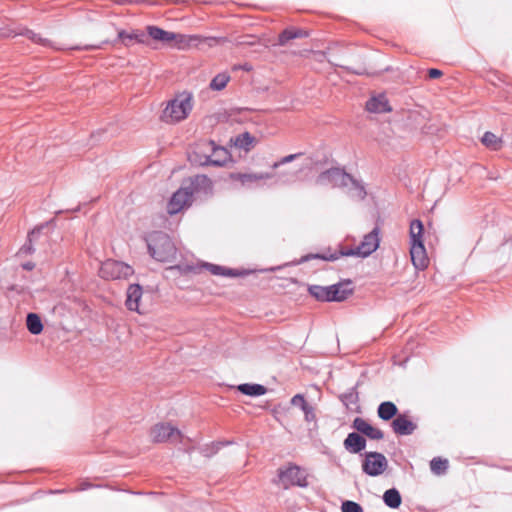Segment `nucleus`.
I'll list each match as a JSON object with an SVG mask.
<instances>
[{"mask_svg": "<svg viewBox=\"0 0 512 512\" xmlns=\"http://www.w3.org/2000/svg\"><path fill=\"white\" fill-rule=\"evenodd\" d=\"M352 427L372 440H381L384 438V433L381 429L372 426L363 418H355Z\"/></svg>", "mask_w": 512, "mask_h": 512, "instance_id": "14", "label": "nucleus"}, {"mask_svg": "<svg viewBox=\"0 0 512 512\" xmlns=\"http://www.w3.org/2000/svg\"><path fill=\"white\" fill-rule=\"evenodd\" d=\"M26 326L33 335H39L43 331L41 318L36 313H28L26 317Z\"/></svg>", "mask_w": 512, "mask_h": 512, "instance_id": "25", "label": "nucleus"}, {"mask_svg": "<svg viewBox=\"0 0 512 512\" xmlns=\"http://www.w3.org/2000/svg\"><path fill=\"white\" fill-rule=\"evenodd\" d=\"M383 501L389 508L396 509L401 505L402 497L396 488H391L384 492Z\"/></svg>", "mask_w": 512, "mask_h": 512, "instance_id": "24", "label": "nucleus"}, {"mask_svg": "<svg viewBox=\"0 0 512 512\" xmlns=\"http://www.w3.org/2000/svg\"><path fill=\"white\" fill-rule=\"evenodd\" d=\"M301 410L303 411L305 415V420L307 422H312L316 420L314 408L310 404H307Z\"/></svg>", "mask_w": 512, "mask_h": 512, "instance_id": "40", "label": "nucleus"}, {"mask_svg": "<svg viewBox=\"0 0 512 512\" xmlns=\"http://www.w3.org/2000/svg\"><path fill=\"white\" fill-rule=\"evenodd\" d=\"M19 34L26 36L32 42L42 45L44 47L55 48V46L52 44V42L49 39L43 38L39 34L33 32L31 30L25 29L22 32H20Z\"/></svg>", "mask_w": 512, "mask_h": 512, "instance_id": "31", "label": "nucleus"}, {"mask_svg": "<svg viewBox=\"0 0 512 512\" xmlns=\"http://www.w3.org/2000/svg\"><path fill=\"white\" fill-rule=\"evenodd\" d=\"M481 141L486 147L492 150H499L502 147V140L492 132H486Z\"/></svg>", "mask_w": 512, "mask_h": 512, "instance_id": "32", "label": "nucleus"}, {"mask_svg": "<svg viewBox=\"0 0 512 512\" xmlns=\"http://www.w3.org/2000/svg\"><path fill=\"white\" fill-rule=\"evenodd\" d=\"M442 74V71L439 69L431 68L428 70V76L431 79L439 78L440 76H442Z\"/></svg>", "mask_w": 512, "mask_h": 512, "instance_id": "42", "label": "nucleus"}, {"mask_svg": "<svg viewBox=\"0 0 512 512\" xmlns=\"http://www.w3.org/2000/svg\"><path fill=\"white\" fill-rule=\"evenodd\" d=\"M299 156H301V153H296V154H290V155H287L285 157H282L279 161L275 162L273 165H272V168L273 169H277L278 167H280L281 165H284V164H287V163H290L292 162L293 160H295L296 158H298Z\"/></svg>", "mask_w": 512, "mask_h": 512, "instance_id": "39", "label": "nucleus"}, {"mask_svg": "<svg viewBox=\"0 0 512 512\" xmlns=\"http://www.w3.org/2000/svg\"><path fill=\"white\" fill-rule=\"evenodd\" d=\"M150 436L154 442L182 441V433L170 424L160 423L151 429Z\"/></svg>", "mask_w": 512, "mask_h": 512, "instance_id": "10", "label": "nucleus"}, {"mask_svg": "<svg viewBox=\"0 0 512 512\" xmlns=\"http://www.w3.org/2000/svg\"><path fill=\"white\" fill-rule=\"evenodd\" d=\"M394 433L398 435H411L417 429V425L404 414H399L391 423Z\"/></svg>", "mask_w": 512, "mask_h": 512, "instance_id": "15", "label": "nucleus"}, {"mask_svg": "<svg viewBox=\"0 0 512 512\" xmlns=\"http://www.w3.org/2000/svg\"><path fill=\"white\" fill-rule=\"evenodd\" d=\"M423 232H424V226L423 223L418 220L414 219L410 223V256L411 261L414 265V267L418 270H423L428 265V257L426 254V250L423 244Z\"/></svg>", "mask_w": 512, "mask_h": 512, "instance_id": "4", "label": "nucleus"}, {"mask_svg": "<svg viewBox=\"0 0 512 512\" xmlns=\"http://www.w3.org/2000/svg\"><path fill=\"white\" fill-rule=\"evenodd\" d=\"M273 177H276L275 183L282 185H289L294 183L298 178L297 171H281L277 174H273Z\"/></svg>", "mask_w": 512, "mask_h": 512, "instance_id": "29", "label": "nucleus"}, {"mask_svg": "<svg viewBox=\"0 0 512 512\" xmlns=\"http://www.w3.org/2000/svg\"><path fill=\"white\" fill-rule=\"evenodd\" d=\"M22 267H23V269H25L27 271H31L34 269L35 264L33 262H26V263L22 264Z\"/></svg>", "mask_w": 512, "mask_h": 512, "instance_id": "43", "label": "nucleus"}, {"mask_svg": "<svg viewBox=\"0 0 512 512\" xmlns=\"http://www.w3.org/2000/svg\"><path fill=\"white\" fill-rule=\"evenodd\" d=\"M341 511L342 512H363V508L360 504H358L354 501L346 500V501L342 502Z\"/></svg>", "mask_w": 512, "mask_h": 512, "instance_id": "37", "label": "nucleus"}, {"mask_svg": "<svg viewBox=\"0 0 512 512\" xmlns=\"http://www.w3.org/2000/svg\"><path fill=\"white\" fill-rule=\"evenodd\" d=\"M291 404L294 406H299L301 409L306 406L308 403L304 399V396L301 394H296L291 399Z\"/></svg>", "mask_w": 512, "mask_h": 512, "instance_id": "41", "label": "nucleus"}, {"mask_svg": "<svg viewBox=\"0 0 512 512\" xmlns=\"http://www.w3.org/2000/svg\"><path fill=\"white\" fill-rule=\"evenodd\" d=\"M175 38L172 42H174V46L178 49H186L192 45H195L198 37L197 36H189L180 33H175Z\"/></svg>", "mask_w": 512, "mask_h": 512, "instance_id": "28", "label": "nucleus"}, {"mask_svg": "<svg viewBox=\"0 0 512 512\" xmlns=\"http://www.w3.org/2000/svg\"><path fill=\"white\" fill-rule=\"evenodd\" d=\"M148 35L156 41H160L163 43H172L173 39L176 37L174 32L165 31L157 26H148L147 27Z\"/></svg>", "mask_w": 512, "mask_h": 512, "instance_id": "21", "label": "nucleus"}, {"mask_svg": "<svg viewBox=\"0 0 512 512\" xmlns=\"http://www.w3.org/2000/svg\"><path fill=\"white\" fill-rule=\"evenodd\" d=\"M308 33L302 29L288 28L282 31L278 38V44L280 46L286 45L290 40L296 38L307 37Z\"/></svg>", "mask_w": 512, "mask_h": 512, "instance_id": "23", "label": "nucleus"}, {"mask_svg": "<svg viewBox=\"0 0 512 512\" xmlns=\"http://www.w3.org/2000/svg\"><path fill=\"white\" fill-rule=\"evenodd\" d=\"M346 189V193L355 200H363L366 197V189L362 181L355 179L351 176V181H347L343 187Z\"/></svg>", "mask_w": 512, "mask_h": 512, "instance_id": "18", "label": "nucleus"}, {"mask_svg": "<svg viewBox=\"0 0 512 512\" xmlns=\"http://www.w3.org/2000/svg\"><path fill=\"white\" fill-rule=\"evenodd\" d=\"M379 243V228L375 227L371 232H369L363 237V240L361 241L360 245H358L355 248L341 247L339 251L334 253L324 252L317 254H307L300 259L299 263H304L312 259L335 261L342 256H357L360 258H366L377 250V248L379 247Z\"/></svg>", "mask_w": 512, "mask_h": 512, "instance_id": "1", "label": "nucleus"}, {"mask_svg": "<svg viewBox=\"0 0 512 512\" xmlns=\"http://www.w3.org/2000/svg\"><path fill=\"white\" fill-rule=\"evenodd\" d=\"M254 138L248 132L239 134L234 139V145L245 151H249L252 147Z\"/></svg>", "mask_w": 512, "mask_h": 512, "instance_id": "30", "label": "nucleus"}, {"mask_svg": "<svg viewBox=\"0 0 512 512\" xmlns=\"http://www.w3.org/2000/svg\"><path fill=\"white\" fill-rule=\"evenodd\" d=\"M101 48V45H89V46H85V49L89 50V49H100Z\"/></svg>", "mask_w": 512, "mask_h": 512, "instance_id": "44", "label": "nucleus"}, {"mask_svg": "<svg viewBox=\"0 0 512 512\" xmlns=\"http://www.w3.org/2000/svg\"><path fill=\"white\" fill-rule=\"evenodd\" d=\"M134 273V270L128 264L116 260H106L99 269V275L104 279H126Z\"/></svg>", "mask_w": 512, "mask_h": 512, "instance_id": "7", "label": "nucleus"}, {"mask_svg": "<svg viewBox=\"0 0 512 512\" xmlns=\"http://www.w3.org/2000/svg\"><path fill=\"white\" fill-rule=\"evenodd\" d=\"M388 468L387 458L380 452H365L362 471L371 477L382 475Z\"/></svg>", "mask_w": 512, "mask_h": 512, "instance_id": "8", "label": "nucleus"}, {"mask_svg": "<svg viewBox=\"0 0 512 512\" xmlns=\"http://www.w3.org/2000/svg\"><path fill=\"white\" fill-rule=\"evenodd\" d=\"M229 158L228 151L221 146L214 145L211 155H204V160L199 159L201 166H223Z\"/></svg>", "mask_w": 512, "mask_h": 512, "instance_id": "13", "label": "nucleus"}, {"mask_svg": "<svg viewBox=\"0 0 512 512\" xmlns=\"http://www.w3.org/2000/svg\"><path fill=\"white\" fill-rule=\"evenodd\" d=\"M192 108V93L187 91L181 92L168 101L162 112L161 120L168 124L180 122L187 118Z\"/></svg>", "mask_w": 512, "mask_h": 512, "instance_id": "3", "label": "nucleus"}, {"mask_svg": "<svg viewBox=\"0 0 512 512\" xmlns=\"http://www.w3.org/2000/svg\"><path fill=\"white\" fill-rule=\"evenodd\" d=\"M279 481L284 488L293 485L305 486V478L297 466H290L285 470H280Z\"/></svg>", "mask_w": 512, "mask_h": 512, "instance_id": "11", "label": "nucleus"}, {"mask_svg": "<svg viewBox=\"0 0 512 512\" xmlns=\"http://www.w3.org/2000/svg\"><path fill=\"white\" fill-rule=\"evenodd\" d=\"M214 145L213 141L199 143L196 149L189 155L190 161L199 165V159L204 160V155H211Z\"/></svg>", "mask_w": 512, "mask_h": 512, "instance_id": "20", "label": "nucleus"}, {"mask_svg": "<svg viewBox=\"0 0 512 512\" xmlns=\"http://www.w3.org/2000/svg\"><path fill=\"white\" fill-rule=\"evenodd\" d=\"M343 445L348 452L352 454H357L365 449L366 440L359 433L351 432L347 435L346 439L343 442Z\"/></svg>", "mask_w": 512, "mask_h": 512, "instance_id": "16", "label": "nucleus"}, {"mask_svg": "<svg viewBox=\"0 0 512 512\" xmlns=\"http://www.w3.org/2000/svg\"><path fill=\"white\" fill-rule=\"evenodd\" d=\"M147 246L150 255L157 261L168 262L175 258L176 247L164 232L155 231L149 234Z\"/></svg>", "mask_w": 512, "mask_h": 512, "instance_id": "5", "label": "nucleus"}, {"mask_svg": "<svg viewBox=\"0 0 512 512\" xmlns=\"http://www.w3.org/2000/svg\"><path fill=\"white\" fill-rule=\"evenodd\" d=\"M237 389L248 396H261L264 395L267 391L266 387L261 384H250L244 383L238 385Z\"/></svg>", "mask_w": 512, "mask_h": 512, "instance_id": "26", "label": "nucleus"}, {"mask_svg": "<svg viewBox=\"0 0 512 512\" xmlns=\"http://www.w3.org/2000/svg\"><path fill=\"white\" fill-rule=\"evenodd\" d=\"M204 267L208 269L213 275H223V276H237L239 275L237 272H235L232 269L224 268L219 265L215 264H204Z\"/></svg>", "mask_w": 512, "mask_h": 512, "instance_id": "35", "label": "nucleus"}, {"mask_svg": "<svg viewBox=\"0 0 512 512\" xmlns=\"http://www.w3.org/2000/svg\"><path fill=\"white\" fill-rule=\"evenodd\" d=\"M366 109L372 113H385L391 111V107L385 95H378L369 99Z\"/></svg>", "mask_w": 512, "mask_h": 512, "instance_id": "19", "label": "nucleus"}, {"mask_svg": "<svg viewBox=\"0 0 512 512\" xmlns=\"http://www.w3.org/2000/svg\"><path fill=\"white\" fill-rule=\"evenodd\" d=\"M352 282L346 280L330 286L311 285L308 288L309 293L319 301L341 302L347 299L353 293Z\"/></svg>", "mask_w": 512, "mask_h": 512, "instance_id": "6", "label": "nucleus"}, {"mask_svg": "<svg viewBox=\"0 0 512 512\" xmlns=\"http://www.w3.org/2000/svg\"><path fill=\"white\" fill-rule=\"evenodd\" d=\"M36 233L35 230H33L29 236H28V242L25 243L19 250V254H22V255H28V254H31L34 252V248L32 246V239L31 237Z\"/></svg>", "mask_w": 512, "mask_h": 512, "instance_id": "38", "label": "nucleus"}, {"mask_svg": "<svg viewBox=\"0 0 512 512\" xmlns=\"http://www.w3.org/2000/svg\"><path fill=\"white\" fill-rule=\"evenodd\" d=\"M340 400L348 409H354L359 401V395L356 388H350L345 393L341 394Z\"/></svg>", "mask_w": 512, "mask_h": 512, "instance_id": "27", "label": "nucleus"}, {"mask_svg": "<svg viewBox=\"0 0 512 512\" xmlns=\"http://www.w3.org/2000/svg\"><path fill=\"white\" fill-rule=\"evenodd\" d=\"M378 417L384 421H389L398 415L397 406L391 401L382 402L377 409Z\"/></svg>", "mask_w": 512, "mask_h": 512, "instance_id": "22", "label": "nucleus"}, {"mask_svg": "<svg viewBox=\"0 0 512 512\" xmlns=\"http://www.w3.org/2000/svg\"><path fill=\"white\" fill-rule=\"evenodd\" d=\"M118 37L123 42V44L125 46H129L134 40H136L138 42H144L145 35L137 34V33L130 34V33H126L125 31H120L118 33Z\"/></svg>", "mask_w": 512, "mask_h": 512, "instance_id": "36", "label": "nucleus"}, {"mask_svg": "<svg viewBox=\"0 0 512 512\" xmlns=\"http://www.w3.org/2000/svg\"><path fill=\"white\" fill-rule=\"evenodd\" d=\"M126 306L131 311L140 312L139 302L142 297V287L139 284H131L127 289Z\"/></svg>", "mask_w": 512, "mask_h": 512, "instance_id": "17", "label": "nucleus"}, {"mask_svg": "<svg viewBox=\"0 0 512 512\" xmlns=\"http://www.w3.org/2000/svg\"><path fill=\"white\" fill-rule=\"evenodd\" d=\"M430 469L434 474L442 475L448 469V460L435 457L430 461Z\"/></svg>", "mask_w": 512, "mask_h": 512, "instance_id": "33", "label": "nucleus"}, {"mask_svg": "<svg viewBox=\"0 0 512 512\" xmlns=\"http://www.w3.org/2000/svg\"><path fill=\"white\" fill-rule=\"evenodd\" d=\"M242 69L246 70V71H249L251 69V66L248 65V64H245L244 66L241 67Z\"/></svg>", "mask_w": 512, "mask_h": 512, "instance_id": "45", "label": "nucleus"}, {"mask_svg": "<svg viewBox=\"0 0 512 512\" xmlns=\"http://www.w3.org/2000/svg\"><path fill=\"white\" fill-rule=\"evenodd\" d=\"M347 181H351V175L341 168H330L318 175L316 184L319 186H332L343 188Z\"/></svg>", "mask_w": 512, "mask_h": 512, "instance_id": "9", "label": "nucleus"}, {"mask_svg": "<svg viewBox=\"0 0 512 512\" xmlns=\"http://www.w3.org/2000/svg\"><path fill=\"white\" fill-rule=\"evenodd\" d=\"M230 80V76L227 73L217 74L210 82V88L215 91H221L227 85Z\"/></svg>", "mask_w": 512, "mask_h": 512, "instance_id": "34", "label": "nucleus"}, {"mask_svg": "<svg viewBox=\"0 0 512 512\" xmlns=\"http://www.w3.org/2000/svg\"><path fill=\"white\" fill-rule=\"evenodd\" d=\"M230 178L234 181H239L245 187L258 186L259 182L266 179L273 178L272 173H239L234 172L230 174Z\"/></svg>", "mask_w": 512, "mask_h": 512, "instance_id": "12", "label": "nucleus"}, {"mask_svg": "<svg viewBox=\"0 0 512 512\" xmlns=\"http://www.w3.org/2000/svg\"><path fill=\"white\" fill-rule=\"evenodd\" d=\"M212 189V182L206 175H197L191 178L188 184L181 186L171 197L167 204L170 215L179 213L192 203L193 195L201 191L207 193Z\"/></svg>", "mask_w": 512, "mask_h": 512, "instance_id": "2", "label": "nucleus"}]
</instances>
